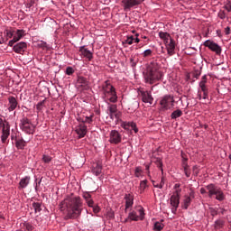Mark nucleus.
Instances as JSON below:
<instances>
[{
  "label": "nucleus",
  "mask_w": 231,
  "mask_h": 231,
  "mask_svg": "<svg viewBox=\"0 0 231 231\" xmlns=\"http://www.w3.org/2000/svg\"><path fill=\"white\" fill-rule=\"evenodd\" d=\"M87 204L88 207H90L92 208V207H95V201H93V199H88L87 200Z\"/></svg>",
  "instance_id": "nucleus-48"
},
{
  "label": "nucleus",
  "mask_w": 231,
  "mask_h": 231,
  "mask_svg": "<svg viewBox=\"0 0 231 231\" xmlns=\"http://www.w3.org/2000/svg\"><path fill=\"white\" fill-rule=\"evenodd\" d=\"M92 172L95 176H100V174H102V165L97 163L96 166L93 167Z\"/></svg>",
  "instance_id": "nucleus-27"
},
{
  "label": "nucleus",
  "mask_w": 231,
  "mask_h": 231,
  "mask_svg": "<svg viewBox=\"0 0 231 231\" xmlns=\"http://www.w3.org/2000/svg\"><path fill=\"white\" fill-rule=\"evenodd\" d=\"M204 46L211 50V51H215L217 55H221V47L217 43L208 40L204 42Z\"/></svg>",
  "instance_id": "nucleus-12"
},
{
  "label": "nucleus",
  "mask_w": 231,
  "mask_h": 231,
  "mask_svg": "<svg viewBox=\"0 0 231 231\" xmlns=\"http://www.w3.org/2000/svg\"><path fill=\"white\" fill-rule=\"evenodd\" d=\"M73 73H75V70H73V68L68 67V68L66 69V74H67V75H73Z\"/></svg>",
  "instance_id": "nucleus-46"
},
{
  "label": "nucleus",
  "mask_w": 231,
  "mask_h": 231,
  "mask_svg": "<svg viewBox=\"0 0 231 231\" xmlns=\"http://www.w3.org/2000/svg\"><path fill=\"white\" fill-rule=\"evenodd\" d=\"M139 216L136 214V211H132L128 215V219H131V221H138V219L143 220V216H145V213L143 212V208H141L139 210Z\"/></svg>",
  "instance_id": "nucleus-13"
},
{
  "label": "nucleus",
  "mask_w": 231,
  "mask_h": 231,
  "mask_svg": "<svg viewBox=\"0 0 231 231\" xmlns=\"http://www.w3.org/2000/svg\"><path fill=\"white\" fill-rule=\"evenodd\" d=\"M103 98L106 102H112L116 104L118 101V96L116 95V89L109 81H106L102 86Z\"/></svg>",
  "instance_id": "nucleus-3"
},
{
  "label": "nucleus",
  "mask_w": 231,
  "mask_h": 231,
  "mask_svg": "<svg viewBox=\"0 0 231 231\" xmlns=\"http://www.w3.org/2000/svg\"><path fill=\"white\" fill-rule=\"evenodd\" d=\"M125 210H127V208H131V207H133L134 197H133V195L131 194H126L125 196Z\"/></svg>",
  "instance_id": "nucleus-20"
},
{
  "label": "nucleus",
  "mask_w": 231,
  "mask_h": 231,
  "mask_svg": "<svg viewBox=\"0 0 231 231\" xmlns=\"http://www.w3.org/2000/svg\"><path fill=\"white\" fill-rule=\"evenodd\" d=\"M159 37L163 41L164 43L169 42V41L172 39L171 37V34H169V32H159Z\"/></svg>",
  "instance_id": "nucleus-25"
},
{
  "label": "nucleus",
  "mask_w": 231,
  "mask_h": 231,
  "mask_svg": "<svg viewBox=\"0 0 231 231\" xmlns=\"http://www.w3.org/2000/svg\"><path fill=\"white\" fill-rule=\"evenodd\" d=\"M142 55L144 59H146V57H152V51L151 49H148L144 51Z\"/></svg>",
  "instance_id": "nucleus-39"
},
{
  "label": "nucleus",
  "mask_w": 231,
  "mask_h": 231,
  "mask_svg": "<svg viewBox=\"0 0 231 231\" xmlns=\"http://www.w3.org/2000/svg\"><path fill=\"white\" fill-rule=\"evenodd\" d=\"M136 38H134V42L138 43L140 42V40L138 39V34H135Z\"/></svg>",
  "instance_id": "nucleus-58"
},
{
  "label": "nucleus",
  "mask_w": 231,
  "mask_h": 231,
  "mask_svg": "<svg viewBox=\"0 0 231 231\" xmlns=\"http://www.w3.org/2000/svg\"><path fill=\"white\" fill-rule=\"evenodd\" d=\"M199 75H201V73L194 72L193 77H194V79H199Z\"/></svg>",
  "instance_id": "nucleus-55"
},
{
  "label": "nucleus",
  "mask_w": 231,
  "mask_h": 231,
  "mask_svg": "<svg viewBox=\"0 0 231 231\" xmlns=\"http://www.w3.org/2000/svg\"><path fill=\"white\" fill-rule=\"evenodd\" d=\"M32 208L34 209V212H41V210H42L41 203H39V202H33L32 203Z\"/></svg>",
  "instance_id": "nucleus-36"
},
{
  "label": "nucleus",
  "mask_w": 231,
  "mask_h": 231,
  "mask_svg": "<svg viewBox=\"0 0 231 231\" xmlns=\"http://www.w3.org/2000/svg\"><path fill=\"white\" fill-rule=\"evenodd\" d=\"M33 5H35V1L31 0V2L26 5V7L27 8H32V6H33Z\"/></svg>",
  "instance_id": "nucleus-51"
},
{
  "label": "nucleus",
  "mask_w": 231,
  "mask_h": 231,
  "mask_svg": "<svg viewBox=\"0 0 231 231\" xmlns=\"http://www.w3.org/2000/svg\"><path fill=\"white\" fill-rule=\"evenodd\" d=\"M83 198L86 201H89V199H91V194H89V192H85L83 193Z\"/></svg>",
  "instance_id": "nucleus-45"
},
{
  "label": "nucleus",
  "mask_w": 231,
  "mask_h": 231,
  "mask_svg": "<svg viewBox=\"0 0 231 231\" xmlns=\"http://www.w3.org/2000/svg\"><path fill=\"white\" fill-rule=\"evenodd\" d=\"M76 133L79 134V138H84L88 133V126L86 125L81 124L76 128Z\"/></svg>",
  "instance_id": "nucleus-18"
},
{
  "label": "nucleus",
  "mask_w": 231,
  "mask_h": 231,
  "mask_svg": "<svg viewBox=\"0 0 231 231\" xmlns=\"http://www.w3.org/2000/svg\"><path fill=\"white\" fill-rule=\"evenodd\" d=\"M211 214H212V216H217V211H216V210L213 209V210L211 211Z\"/></svg>",
  "instance_id": "nucleus-60"
},
{
  "label": "nucleus",
  "mask_w": 231,
  "mask_h": 231,
  "mask_svg": "<svg viewBox=\"0 0 231 231\" xmlns=\"http://www.w3.org/2000/svg\"><path fill=\"white\" fill-rule=\"evenodd\" d=\"M0 129L2 130L1 141L2 143H6L8 136H10V123L0 118Z\"/></svg>",
  "instance_id": "nucleus-6"
},
{
  "label": "nucleus",
  "mask_w": 231,
  "mask_h": 231,
  "mask_svg": "<svg viewBox=\"0 0 231 231\" xmlns=\"http://www.w3.org/2000/svg\"><path fill=\"white\" fill-rule=\"evenodd\" d=\"M134 174L136 178H140V176H142V168L140 167L135 168Z\"/></svg>",
  "instance_id": "nucleus-43"
},
{
  "label": "nucleus",
  "mask_w": 231,
  "mask_h": 231,
  "mask_svg": "<svg viewBox=\"0 0 231 231\" xmlns=\"http://www.w3.org/2000/svg\"><path fill=\"white\" fill-rule=\"evenodd\" d=\"M82 122L83 124H91L93 122V116H86Z\"/></svg>",
  "instance_id": "nucleus-40"
},
{
  "label": "nucleus",
  "mask_w": 231,
  "mask_h": 231,
  "mask_svg": "<svg viewBox=\"0 0 231 231\" xmlns=\"http://www.w3.org/2000/svg\"><path fill=\"white\" fill-rule=\"evenodd\" d=\"M20 128L27 134H33V133H35V125L32 124V121L28 119V117L21 119Z\"/></svg>",
  "instance_id": "nucleus-5"
},
{
  "label": "nucleus",
  "mask_w": 231,
  "mask_h": 231,
  "mask_svg": "<svg viewBox=\"0 0 231 231\" xmlns=\"http://www.w3.org/2000/svg\"><path fill=\"white\" fill-rule=\"evenodd\" d=\"M109 217H111L112 219L115 218V213H109Z\"/></svg>",
  "instance_id": "nucleus-62"
},
{
  "label": "nucleus",
  "mask_w": 231,
  "mask_h": 231,
  "mask_svg": "<svg viewBox=\"0 0 231 231\" xmlns=\"http://www.w3.org/2000/svg\"><path fill=\"white\" fill-rule=\"evenodd\" d=\"M168 51V55L172 57L174 55V50H176V42L171 38L168 42L164 43Z\"/></svg>",
  "instance_id": "nucleus-17"
},
{
  "label": "nucleus",
  "mask_w": 231,
  "mask_h": 231,
  "mask_svg": "<svg viewBox=\"0 0 231 231\" xmlns=\"http://www.w3.org/2000/svg\"><path fill=\"white\" fill-rule=\"evenodd\" d=\"M163 185H165V178L162 177L161 180L159 189H163Z\"/></svg>",
  "instance_id": "nucleus-50"
},
{
  "label": "nucleus",
  "mask_w": 231,
  "mask_h": 231,
  "mask_svg": "<svg viewBox=\"0 0 231 231\" xmlns=\"http://www.w3.org/2000/svg\"><path fill=\"white\" fill-rule=\"evenodd\" d=\"M8 100H9V107H8L9 111H14L18 104L17 99L14 97H10Z\"/></svg>",
  "instance_id": "nucleus-23"
},
{
  "label": "nucleus",
  "mask_w": 231,
  "mask_h": 231,
  "mask_svg": "<svg viewBox=\"0 0 231 231\" xmlns=\"http://www.w3.org/2000/svg\"><path fill=\"white\" fill-rule=\"evenodd\" d=\"M162 111H169L171 107H174V97L171 95L164 96L160 101Z\"/></svg>",
  "instance_id": "nucleus-7"
},
{
  "label": "nucleus",
  "mask_w": 231,
  "mask_h": 231,
  "mask_svg": "<svg viewBox=\"0 0 231 231\" xmlns=\"http://www.w3.org/2000/svg\"><path fill=\"white\" fill-rule=\"evenodd\" d=\"M122 127L126 131H131L132 129L134 133H138V127H136V123L134 122H125L122 124Z\"/></svg>",
  "instance_id": "nucleus-19"
},
{
  "label": "nucleus",
  "mask_w": 231,
  "mask_h": 231,
  "mask_svg": "<svg viewBox=\"0 0 231 231\" xmlns=\"http://www.w3.org/2000/svg\"><path fill=\"white\" fill-rule=\"evenodd\" d=\"M156 165L159 169H161L162 172L163 173V162H162V160L158 159Z\"/></svg>",
  "instance_id": "nucleus-44"
},
{
  "label": "nucleus",
  "mask_w": 231,
  "mask_h": 231,
  "mask_svg": "<svg viewBox=\"0 0 231 231\" xmlns=\"http://www.w3.org/2000/svg\"><path fill=\"white\" fill-rule=\"evenodd\" d=\"M152 185H153V187H155L156 189H160V184H156L154 181H152Z\"/></svg>",
  "instance_id": "nucleus-59"
},
{
  "label": "nucleus",
  "mask_w": 231,
  "mask_h": 231,
  "mask_svg": "<svg viewBox=\"0 0 231 231\" xmlns=\"http://www.w3.org/2000/svg\"><path fill=\"white\" fill-rule=\"evenodd\" d=\"M174 189H180V184H175Z\"/></svg>",
  "instance_id": "nucleus-64"
},
{
  "label": "nucleus",
  "mask_w": 231,
  "mask_h": 231,
  "mask_svg": "<svg viewBox=\"0 0 231 231\" xmlns=\"http://www.w3.org/2000/svg\"><path fill=\"white\" fill-rule=\"evenodd\" d=\"M42 162H44V163H50V162H51V157L44 154L42 156Z\"/></svg>",
  "instance_id": "nucleus-41"
},
{
  "label": "nucleus",
  "mask_w": 231,
  "mask_h": 231,
  "mask_svg": "<svg viewBox=\"0 0 231 231\" xmlns=\"http://www.w3.org/2000/svg\"><path fill=\"white\" fill-rule=\"evenodd\" d=\"M28 48V44L24 42H21L16 43L14 47L13 50L14 53H20L23 54L24 51H26V49Z\"/></svg>",
  "instance_id": "nucleus-15"
},
{
  "label": "nucleus",
  "mask_w": 231,
  "mask_h": 231,
  "mask_svg": "<svg viewBox=\"0 0 231 231\" xmlns=\"http://www.w3.org/2000/svg\"><path fill=\"white\" fill-rule=\"evenodd\" d=\"M15 146L18 148V149H24V147H26V141H24V139L23 138H17L15 137Z\"/></svg>",
  "instance_id": "nucleus-24"
},
{
  "label": "nucleus",
  "mask_w": 231,
  "mask_h": 231,
  "mask_svg": "<svg viewBox=\"0 0 231 231\" xmlns=\"http://www.w3.org/2000/svg\"><path fill=\"white\" fill-rule=\"evenodd\" d=\"M198 97H199V100H201V98H202V97H201V91H199V92H198Z\"/></svg>",
  "instance_id": "nucleus-61"
},
{
  "label": "nucleus",
  "mask_w": 231,
  "mask_h": 231,
  "mask_svg": "<svg viewBox=\"0 0 231 231\" xmlns=\"http://www.w3.org/2000/svg\"><path fill=\"white\" fill-rule=\"evenodd\" d=\"M181 192V189H176L175 192H173L172 196L170 199V203L171 205V212L172 214H176L178 212V207H180V194Z\"/></svg>",
  "instance_id": "nucleus-8"
},
{
  "label": "nucleus",
  "mask_w": 231,
  "mask_h": 231,
  "mask_svg": "<svg viewBox=\"0 0 231 231\" xmlns=\"http://www.w3.org/2000/svg\"><path fill=\"white\" fill-rule=\"evenodd\" d=\"M142 4L141 0H123L122 5L123 8L125 12L131 10V8H134V6H138Z\"/></svg>",
  "instance_id": "nucleus-10"
},
{
  "label": "nucleus",
  "mask_w": 231,
  "mask_h": 231,
  "mask_svg": "<svg viewBox=\"0 0 231 231\" xmlns=\"http://www.w3.org/2000/svg\"><path fill=\"white\" fill-rule=\"evenodd\" d=\"M28 185H30V177L26 176V177L21 179V180L19 182L18 189H26L28 187Z\"/></svg>",
  "instance_id": "nucleus-22"
},
{
  "label": "nucleus",
  "mask_w": 231,
  "mask_h": 231,
  "mask_svg": "<svg viewBox=\"0 0 231 231\" xmlns=\"http://www.w3.org/2000/svg\"><path fill=\"white\" fill-rule=\"evenodd\" d=\"M110 143H115L118 144L122 142V135L118 131L113 130L110 133V139H109Z\"/></svg>",
  "instance_id": "nucleus-14"
},
{
  "label": "nucleus",
  "mask_w": 231,
  "mask_h": 231,
  "mask_svg": "<svg viewBox=\"0 0 231 231\" xmlns=\"http://www.w3.org/2000/svg\"><path fill=\"white\" fill-rule=\"evenodd\" d=\"M42 106H44V100L39 102V103L36 105V109H37L38 111H41V109H42Z\"/></svg>",
  "instance_id": "nucleus-47"
},
{
  "label": "nucleus",
  "mask_w": 231,
  "mask_h": 231,
  "mask_svg": "<svg viewBox=\"0 0 231 231\" xmlns=\"http://www.w3.org/2000/svg\"><path fill=\"white\" fill-rule=\"evenodd\" d=\"M195 194L196 193L194 192V190L190 189L189 193L184 196V199L182 202V208H184V210H187V208L190 207V203H192V199L196 198Z\"/></svg>",
  "instance_id": "nucleus-11"
},
{
  "label": "nucleus",
  "mask_w": 231,
  "mask_h": 231,
  "mask_svg": "<svg viewBox=\"0 0 231 231\" xmlns=\"http://www.w3.org/2000/svg\"><path fill=\"white\" fill-rule=\"evenodd\" d=\"M111 120H116V122H118V120L120 119V112H118V110L116 113L113 114H108Z\"/></svg>",
  "instance_id": "nucleus-30"
},
{
  "label": "nucleus",
  "mask_w": 231,
  "mask_h": 231,
  "mask_svg": "<svg viewBox=\"0 0 231 231\" xmlns=\"http://www.w3.org/2000/svg\"><path fill=\"white\" fill-rule=\"evenodd\" d=\"M224 32L226 35H230V27H226Z\"/></svg>",
  "instance_id": "nucleus-53"
},
{
  "label": "nucleus",
  "mask_w": 231,
  "mask_h": 231,
  "mask_svg": "<svg viewBox=\"0 0 231 231\" xmlns=\"http://www.w3.org/2000/svg\"><path fill=\"white\" fill-rule=\"evenodd\" d=\"M79 51L81 52V55H83V57H86V59H88V60H91L93 59V53L91 52V51L84 47H80Z\"/></svg>",
  "instance_id": "nucleus-21"
},
{
  "label": "nucleus",
  "mask_w": 231,
  "mask_h": 231,
  "mask_svg": "<svg viewBox=\"0 0 231 231\" xmlns=\"http://www.w3.org/2000/svg\"><path fill=\"white\" fill-rule=\"evenodd\" d=\"M207 76H203L202 77V79H201V80H200V82H199V88H200V89L202 88H206L207 87Z\"/></svg>",
  "instance_id": "nucleus-38"
},
{
  "label": "nucleus",
  "mask_w": 231,
  "mask_h": 231,
  "mask_svg": "<svg viewBox=\"0 0 231 231\" xmlns=\"http://www.w3.org/2000/svg\"><path fill=\"white\" fill-rule=\"evenodd\" d=\"M143 77L147 84H156V82H160L163 77V73L160 71V65H158V62L152 61L147 65L146 69L143 72Z\"/></svg>",
  "instance_id": "nucleus-2"
},
{
  "label": "nucleus",
  "mask_w": 231,
  "mask_h": 231,
  "mask_svg": "<svg viewBox=\"0 0 231 231\" xmlns=\"http://www.w3.org/2000/svg\"><path fill=\"white\" fill-rule=\"evenodd\" d=\"M203 93L208 92V88L207 87H203L200 88Z\"/></svg>",
  "instance_id": "nucleus-57"
},
{
  "label": "nucleus",
  "mask_w": 231,
  "mask_h": 231,
  "mask_svg": "<svg viewBox=\"0 0 231 231\" xmlns=\"http://www.w3.org/2000/svg\"><path fill=\"white\" fill-rule=\"evenodd\" d=\"M39 48H42V50H48V43H46L45 42H41L40 43H38Z\"/></svg>",
  "instance_id": "nucleus-42"
},
{
  "label": "nucleus",
  "mask_w": 231,
  "mask_h": 231,
  "mask_svg": "<svg viewBox=\"0 0 231 231\" xmlns=\"http://www.w3.org/2000/svg\"><path fill=\"white\" fill-rule=\"evenodd\" d=\"M141 97L142 101L144 102V104H152V102H154V98L149 91H141Z\"/></svg>",
  "instance_id": "nucleus-16"
},
{
  "label": "nucleus",
  "mask_w": 231,
  "mask_h": 231,
  "mask_svg": "<svg viewBox=\"0 0 231 231\" xmlns=\"http://www.w3.org/2000/svg\"><path fill=\"white\" fill-rule=\"evenodd\" d=\"M181 116H183V111H181L180 109L174 110L171 115V120H176L177 118H180Z\"/></svg>",
  "instance_id": "nucleus-26"
},
{
  "label": "nucleus",
  "mask_w": 231,
  "mask_h": 231,
  "mask_svg": "<svg viewBox=\"0 0 231 231\" xmlns=\"http://www.w3.org/2000/svg\"><path fill=\"white\" fill-rule=\"evenodd\" d=\"M219 212H220V214L223 215V214H225L226 210H225V208H220V211H219Z\"/></svg>",
  "instance_id": "nucleus-63"
},
{
  "label": "nucleus",
  "mask_w": 231,
  "mask_h": 231,
  "mask_svg": "<svg viewBox=\"0 0 231 231\" xmlns=\"http://www.w3.org/2000/svg\"><path fill=\"white\" fill-rule=\"evenodd\" d=\"M225 8H226V10H227V12H231V3H227V4L225 5Z\"/></svg>",
  "instance_id": "nucleus-52"
},
{
  "label": "nucleus",
  "mask_w": 231,
  "mask_h": 231,
  "mask_svg": "<svg viewBox=\"0 0 231 231\" xmlns=\"http://www.w3.org/2000/svg\"><path fill=\"white\" fill-rule=\"evenodd\" d=\"M5 33L6 41H8L9 39H12V37L14 38V29H6L5 31Z\"/></svg>",
  "instance_id": "nucleus-29"
},
{
  "label": "nucleus",
  "mask_w": 231,
  "mask_h": 231,
  "mask_svg": "<svg viewBox=\"0 0 231 231\" xmlns=\"http://www.w3.org/2000/svg\"><path fill=\"white\" fill-rule=\"evenodd\" d=\"M139 189H140V192L142 194L145 190V189H147V180H142L140 182Z\"/></svg>",
  "instance_id": "nucleus-32"
},
{
  "label": "nucleus",
  "mask_w": 231,
  "mask_h": 231,
  "mask_svg": "<svg viewBox=\"0 0 231 231\" xmlns=\"http://www.w3.org/2000/svg\"><path fill=\"white\" fill-rule=\"evenodd\" d=\"M92 208H93L94 214H98V212H100V207L98 206H94L92 207Z\"/></svg>",
  "instance_id": "nucleus-49"
},
{
  "label": "nucleus",
  "mask_w": 231,
  "mask_h": 231,
  "mask_svg": "<svg viewBox=\"0 0 231 231\" xmlns=\"http://www.w3.org/2000/svg\"><path fill=\"white\" fill-rule=\"evenodd\" d=\"M153 230L155 231L163 230V225L162 224V222H155L153 225Z\"/></svg>",
  "instance_id": "nucleus-33"
},
{
  "label": "nucleus",
  "mask_w": 231,
  "mask_h": 231,
  "mask_svg": "<svg viewBox=\"0 0 231 231\" xmlns=\"http://www.w3.org/2000/svg\"><path fill=\"white\" fill-rule=\"evenodd\" d=\"M225 226V221L218 219L215 222V228L219 230V228H223Z\"/></svg>",
  "instance_id": "nucleus-31"
},
{
  "label": "nucleus",
  "mask_w": 231,
  "mask_h": 231,
  "mask_svg": "<svg viewBox=\"0 0 231 231\" xmlns=\"http://www.w3.org/2000/svg\"><path fill=\"white\" fill-rule=\"evenodd\" d=\"M78 84H81V86H88V79L84 77H79Z\"/></svg>",
  "instance_id": "nucleus-35"
},
{
  "label": "nucleus",
  "mask_w": 231,
  "mask_h": 231,
  "mask_svg": "<svg viewBox=\"0 0 231 231\" xmlns=\"http://www.w3.org/2000/svg\"><path fill=\"white\" fill-rule=\"evenodd\" d=\"M200 194H208V198H213L216 196L217 201H223L225 199V194L221 188L215 186L214 184H209L205 188L200 189Z\"/></svg>",
  "instance_id": "nucleus-4"
},
{
  "label": "nucleus",
  "mask_w": 231,
  "mask_h": 231,
  "mask_svg": "<svg viewBox=\"0 0 231 231\" xmlns=\"http://www.w3.org/2000/svg\"><path fill=\"white\" fill-rule=\"evenodd\" d=\"M117 111H118V108H117L116 105H110L108 106V115H111L113 113L117 112Z\"/></svg>",
  "instance_id": "nucleus-34"
},
{
  "label": "nucleus",
  "mask_w": 231,
  "mask_h": 231,
  "mask_svg": "<svg viewBox=\"0 0 231 231\" xmlns=\"http://www.w3.org/2000/svg\"><path fill=\"white\" fill-rule=\"evenodd\" d=\"M125 44H129V45L133 44V42H134V36L128 35L126 37V40L125 41Z\"/></svg>",
  "instance_id": "nucleus-37"
},
{
  "label": "nucleus",
  "mask_w": 231,
  "mask_h": 231,
  "mask_svg": "<svg viewBox=\"0 0 231 231\" xmlns=\"http://www.w3.org/2000/svg\"><path fill=\"white\" fill-rule=\"evenodd\" d=\"M184 172L187 178H190V170H189V164H187V159L183 161Z\"/></svg>",
  "instance_id": "nucleus-28"
},
{
  "label": "nucleus",
  "mask_w": 231,
  "mask_h": 231,
  "mask_svg": "<svg viewBox=\"0 0 231 231\" xmlns=\"http://www.w3.org/2000/svg\"><path fill=\"white\" fill-rule=\"evenodd\" d=\"M60 210L66 214L65 219H76L82 214V199L73 194L69 195L60 203Z\"/></svg>",
  "instance_id": "nucleus-1"
},
{
  "label": "nucleus",
  "mask_w": 231,
  "mask_h": 231,
  "mask_svg": "<svg viewBox=\"0 0 231 231\" xmlns=\"http://www.w3.org/2000/svg\"><path fill=\"white\" fill-rule=\"evenodd\" d=\"M202 98H203L204 100H207V98H208V92H203V97H202Z\"/></svg>",
  "instance_id": "nucleus-54"
},
{
  "label": "nucleus",
  "mask_w": 231,
  "mask_h": 231,
  "mask_svg": "<svg viewBox=\"0 0 231 231\" xmlns=\"http://www.w3.org/2000/svg\"><path fill=\"white\" fill-rule=\"evenodd\" d=\"M24 35H25V31L24 30H21V29H17L16 31L14 30L13 39L9 41L8 46H10L12 48L14 46V44L15 42H19V40L22 37H24Z\"/></svg>",
  "instance_id": "nucleus-9"
},
{
  "label": "nucleus",
  "mask_w": 231,
  "mask_h": 231,
  "mask_svg": "<svg viewBox=\"0 0 231 231\" xmlns=\"http://www.w3.org/2000/svg\"><path fill=\"white\" fill-rule=\"evenodd\" d=\"M218 17H219L220 19H225V17H226L225 13H219V14H218Z\"/></svg>",
  "instance_id": "nucleus-56"
}]
</instances>
